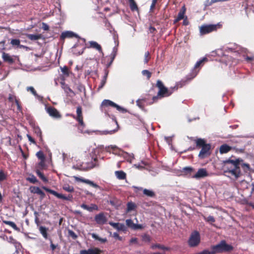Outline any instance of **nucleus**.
I'll use <instances>...</instances> for the list:
<instances>
[{"instance_id": "49", "label": "nucleus", "mask_w": 254, "mask_h": 254, "mask_svg": "<svg viewBox=\"0 0 254 254\" xmlns=\"http://www.w3.org/2000/svg\"><path fill=\"white\" fill-rule=\"evenodd\" d=\"M68 234L73 239L75 240L77 238V235L72 230H69Z\"/></svg>"}, {"instance_id": "13", "label": "nucleus", "mask_w": 254, "mask_h": 254, "mask_svg": "<svg viewBox=\"0 0 254 254\" xmlns=\"http://www.w3.org/2000/svg\"><path fill=\"white\" fill-rule=\"evenodd\" d=\"M102 105L106 107L111 106L116 108L118 111L122 112H124L125 111V110L123 108L120 107L118 105L116 104L115 103L109 100H103V101L102 103Z\"/></svg>"}, {"instance_id": "17", "label": "nucleus", "mask_w": 254, "mask_h": 254, "mask_svg": "<svg viewBox=\"0 0 254 254\" xmlns=\"http://www.w3.org/2000/svg\"><path fill=\"white\" fill-rule=\"evenodd\" d=\"M208 174L204 168L199 169L196 174L192 177L193 178L199 179L208 176Z\"/></svg>"}, {"instance_id": "61", "label": "nucleus", "mask_w": 254, "mask_h": 254, "mask_svg": "<svg viewBox=\"0 0 254 254\" xmlns=\"http://www.w3.org/2000/svg\"><path fill=\"white\" fill-rule=\"evenodd\" d=\"M27 137H28V139L29 141H30L31 142L33 143L34 144L36 143V142H35L34 139L33 138H32L31 135H30L29 134H27Z\"/></svg>"}, {"instance_id": "9", "label": "nucleus", "mask_w": 254, "mask_h": 254, "mask_svg": "<svg viewBox=\"0 0 254 254\" xmlns=\"http://www.w3.org/2000/svg\"><path fill=\"white\" fill-rule=\"evenodd\" d=\"M217 25L215 24H204L199 28V32L201 35H205L217 30Z\"/></svg>"}, {"instance_id": "32", "label": "nucleus", "mask_w": 254, "mask_h": 254, "mask_svg": "<svg viewBox=\"0 0 254 254\" xmlns=\"http://www.w3.org/2000/svg\"><path fill=\"white\" fill-rule=\"evenodd\" d=\"M47 230V228L43 226H40L39 228L40 233L42 235L43 237L45 239L48 238Z\"/></svg>"}, {"instance_id": "36", "label": "nucleus", "mask_w": 254, "mask_h": 254, "mask_svg": "<svg viewBox=\"0 0 254 254\" xmlns=\"http://www.w3.org/2000/svg\"><path fill=\"white\" fill-rule=\"evenodd\" d=\"M37 175L38 177L44 182H48L47 178L44 176V174L41 172L40 170H37L36 171Z\"/></svg>"}, {"instance_id": "47", "label": "nucleus", "mask_w": 254, "mask_h": 254, "mask_svg": "<svg viewBox=\"0 0 254 254\" xmlns=\"http://www.w3.org/2000/svg\"><path fill=\"white\" fill-rule=\"evenodd\" d=\"M35 132L40 138V140H42V131L39 127H36L35 128Z\"/></svg>"}, {"instance_id": "1", "label": "nucleus", "mask_w": 254, "mask_h": 254, "mask_svg": "<svg viewBox=\"0 0 254 254\" xmlns=\"http://www.w3.org/2000/svg\"><path fill=\"white\" fill-rule=\"evenodd\" d=\"M186 84V81L182 79L177 82L175 86L168 89L164 86L162 81L158 80L156 86L159 89L158 92V96H160V98H163L170 96L175 91L177 90L179 88H181Z\"/></svg>"}, {"instance_id": "45", "label": "nucleus", "mask_w": 254, "mask_h": 254, "mask_svg": "<svg viewBox=\"0 0 254 254\" xmlns=\"http://www.w3.org/2000/svg\"><path fill=\"white\" fill-rule=\"evenodd\" d=\"M36 156L40 160H45V155L42 151H39L37 152L36 153Z\"/></svg>"}, {"instance_id": "15", "label": "nucleus", "mask_w": 254, "mask_h": 254, "mask_svg": "<svg viewBox=\"0 0 254 254\" xmlns=\"http://www.w3.org/2000/svg\"><path fill=\"white\" fill-rule=\"evenodd\" d=\"M75 180L77 182H80L82 183H84L87 184L89 185L90 186L93 187V188H96V189H99L100 187L97 184L94 183L93 182L88 180L82 178H79L78 177H74Z\"/></svg>"}, {"instance_id": "44", "label": "nucleus", "mask_w": 254, "mask_h": 254, "mask_svg": "<svg viewBox=\"0 0 254 254\" xmlns=\"http://www.w3.org/2000/svg\"><path fill=\"white\" fill-rule=\"evenodd\" d=\"M135 207V205L132 202H128L127 204V209L128 211L133 210Z\"/></svg>"}, {"instance_id": "4", "label": "nucleus", "mask_w": 254, "mask_h": 254, "mask_svg": "<svg viewBox=\"0 0 254 254\" xmlns=\"http://www.w3.org/2000/svg\"><path fill=\"white\" fill-rule=\"evenodd\" d=\"M118 49L116 47H114L113 49L112 52L109 57H106L104 60V63L106 61L108 62L106 64V68L104 69V75L101 81L100 84L98 88V90H99L102 89L106 83L108 75L109 73V70L107 69L109 67L113 62L117 54Z\"/></svg>"}, {"instance_id": "51", "label": "nucleus", "mask_w": 254, "mask_h": 254, "mask_svg": "<svg viewBox=\"0 0 254 254\" xmlns=\"http://www.w3.org/2000/svg\"><path fill=\"white\" fill-rule=\"evenodd\" d=\"M184 172L187 173H190L192 171H193V169L191 167H184L183 169Z\"/></svg>"}, {"instance_id": "54", "label": "nucleus", "mask_w": 254, "mask_h": 254, "mask_svg": "<svg viewBox=\"0 0 254 254\" xmlns=\"http://www.w3.org/2000/svg\"><path fill=\"white\" fill-rule=\"evenodd\" d=\"M200 254H215L213 249H211V251L209 250H205L201 252Z\"/></svg>"}, {"instance_id": "34", "label": "nucleus", "mask_w": 254, "mask_h": 254, "mask_svg": "<svg viewBox=\"0 0 254 254\" xmlns=\"http://www.w3.org/2000/svg\"><path fill=\"white\" fill-rule=\"evenodd\" d=\"M129 2L130 8L132 11L138 10L137 5L134 0H128Z\"/></svg>"}, {"instance_id": "25", "label": "nucleus", "mask_w": 254, "mask_h": 254, "mask_svg": "<svg viewBox=\"0 0 254 254\" xmlns=\"http://www.w3.org/2000/svg\"><path fill=\"white\" fill-rule=\"evenodd\" d=\"M2 222L3 223L11 227L14 230H16L17 231H19V228L18 227H17L16 225L13 222L10 221H7V220H3Z\"/></svg>"}, {"instance_id": "24", "label": "nucleus", "mask_w": 254, "mask_h": 254, "mask_svg": "<svg viewBox=\"0 0 254 254\" xmlns=\"http://www.w3.org/2000/svg\"><path fill=\"white\" fill-rule=\"evenodd\" d=\"M117 178L119 180H125L126 179V174L123 171H117L115 172Z\"/></svg>"}, {"instance_id": "14", "label": "nucleus", "mask_w": 254, "mask_h": 254, "mask_svg": "<svg viewBox=\"0 0 254 254\" xmlns=\"http://www.w3.org/2000/svg\"><path fill=\"white\" fill-rule=\"evenodd\" d=\"M95 221L99 225H104L106 223L107 219L104 213L101 212L95 215Z\"/></svg>"}, {"instance_id": "18", "label": "nucleus", "mask_w": 254, "mask_h": 254, "mask_svg": "<svg viewBox=\"0 0 254 254\" xmlns=\"http://www.w3.org/2000/svg\"><path fill=\"white\" fill-rule=\"evenodd\" d=\"M89 47L95 49L99 51V53L103 55L102 47L97 42L95 41H90L89 42Z\"/></svg>"}, {"instance_id": "23", "label": "nucleus", "mask_w": 254, "mask_h": 254, "mask_svg": "<svg viewBox=\"0 0 254 254\" xmlns=\"http://www.w3.org/2000/svg\"><path fill=\"white\" fill-rule=\"evenodd\" d=\"M231 149V147L229 146L227 144L222 145L220 147V152L221 154L226 153L230 151Z\"/></svg>"}, {"instance_id": "31", "label": "nucleus", "mask_w": 254, "mask_h": 254, "mask_svg": "<svg viewBox=\"0 0 254 254\" xmlns=\"http://www.w3.org/2000/svg\"><path fill=\"white\" fill-rule=\"evenodd\" d=\"M91 236L92 238L100 241L102 243H105L107 242V239L106 238H101L99 237L96 234L92 233L91 234Z\"/></svg>"}, {"instance_id": "63", "label": "nucleus", "mask_w": 254, "mask_h": 254, "mask_svg": "<svg viewBox=\"0 0 254 254\" xmlns=\"http://www.w3.org/2000/svg\"><path fill=\"white\" fill-rule=\"evenodd\" d=\"M138 240L136 238H132L130 240V244H137Z\"/></svg>"}, {"instance_id": "3", "label": "nucleus", "mask_w": 254, "mask_h": 254, "mask_svg": "<svg viewBox=\"0 0 254 254\" xmlns=\"http://www.w3.org/2000/svg\"><path fill=\"white\" fill-rule=\"evenodd\" d=\"M195 142L196 148H201L198 154V157L200 159H203L210 155L211 145L210 143H207L204 139L201 138L195 140Z\"/></svg>"}, {"instance_id": "38", "label": "nucleus", "mask_w": 254, "mask_h": 254, "mask_svg": "<svg viewBox=\"0 0 254 254\" xmlns=\"http://www.w3.org/2000/svg\"><path fill=\"white\" fill-rule=\"evenodd\" d=\"M142 241L145 243H150L151 240V237L147 234H144L141 236Z\"/></svg>"}, {"instance_id": "12", "label": "nucleus", "mask_w": 254, "mask_h": 254, "mask_svg": "<svg viewBox=\"0 0 254 254\" xmlns=\"http://www.w3.org/2000/svg\"><path fill=\"white\" fill-rule=\"evenodd\" d=\"M46 111L52 117L56 119H60L62 116L60 112L54 107L50 106L46 108Z\"/></svg>"}, {"instance_id": "59", "label": "nucleus", "mask_w": 254, "mask_h": 254, "mask_svg": "<svg viewBox=\"0 0 254 254\" xmlns=\"http://www.w3.org/2000/svg\"><path fill=\"white\" fill-rule=\"evenodd\" d=\"M143 228V227L142 225L141 224H134V227L133 228V229L134 230H137V229H142Z\"/></svg>"}, {"instance_id": "27", "label": "nucleus", "mask_w": 254, "mask_h": 254, "mask_svg": "<svg viewBox=\"0 0 254 254\" xmlns=\"http://www.w3.org/2000/svg\"><path fill=\"white\" fill-rule=\"evenodd\" d=\"M34 190L32 191L34 193H37L40 195L41 198L42 199L45 197V193L39 187H34Z\"/></svg>"}, {"instance_id": "10", "label": "nucleus", "mask_w": 254, "mask_h": 254, "mask_svg": "<svg viewBox=\"0 0 254 254\" xmlns=\"http://www.w3.org/2000/svg\"><path fill=\"white\" fill-rule=\"evenodd\" d=\"M43 189L47 192H48L50 193L51 194L55 195L58 198L62 199L64 200H71L73 198V196L71 194H68L66 196L64 195L63 194L59 193L55 190H51V189L48 188L46 187H43Z\"/></svg>"}, {"instance_id": "22", "label": "nucleus", "mask_w": 254, "mask_h": 254, "mask_svg": "<svg viewBox=\"0 0 254 254\" xmlns=\"http://www.w3.org/2000/svg\"><path fill=\"white\" fill-rule=\"evenodd\" d=\"M151 248L153 250H154L156 249H158L162 250L164 251H169L170 250V248L165 247V246H164L163 245L159 244H156L152 245L151 246Z\"/></svg>"}, {"instance_id": "52", "label": "nucleus", "mask_w": 254, "mask_h": 254, "mask_svg": "<svg viewBox=\"0 0 254 254\" xmlns=\"http://www.w3.org/2000/svg\"><path fill=\"white\" fill-rule=\"evenodd\" d=\"M27 91H30L31 92V93L34 95V96H37V92L36 91V90H35V89L32 87V86H30V87H28L27 88Z\"/></svg>"}, {"instance_id": "58", "label": "nucleus", "mask_w": 254, "mask_h": 254, "mask_svg": "<svg viewBox=\"0 0 254 254\" xmlns=\"http://www.w3.org/2000/svg\"><path fill=\"white\" fill-rule=\"evenodd\" d=\"M15 99H16L15 96L11 94H9L8 99L9 102H12L14 100L15 101Z\"/></svg>"}, {"instance_id": "40", "label": "nucleus", "mask_w": 254, "mask_h": 254, "mask_svg": "<svg viewBox=\"0 0 254 254\" xmlns=\"http://www.w3.org/2000/svg\"><path fill=\"white\" fill-rule=\"evenodd\" d=\"M63 189L67 191V192H73L74 191V188L72 186H69V185H65L64 187H63Z\"/></svg>"}, {"instance_id": "28", "label": "nucleus", "mask_w": 254, "mask_h": 254, "mask_svg": "<svg viewBox=\"0 0 254 254\" xmlns=\"http://www.w3.org/2000/svg\"><path fill=\"white\" fill-rule=\"evenodd\" d=\"M186 11V8L185 5L182 7L180 12L178 13L177 17L179 18V19H183L185 17V14Z\"/></svg>"}, {"instance_id": "6", "label": "nucleus", "mask_w": 254, "mask_h": 254, "mask_svg": "<svg viewBox=\"0 0 254 254\" xmlns=\"http://www.w3.org/2000/svg\"><path fill=\"white\" fill-rule=\"evenodd\" d=\"M211 249H213L214 253L216 254L231 252L233 250L234 248L231 245L227 244L225 241L222 240L217 245L212 246Z\"/></svg>"}, {"instance_id": "7", "label": "nucleus", "mask_w": 254, "mask_h": 254, "mask_svg": "<svg viewBox=\"0 0 254 254\" xmlns=\"http://www.w3.org/2000/svg\"><path fill=\"white\" fill-rule=\"evenodd\" d=\"M76 115L72 114H68L67 116H69L73 119H75L78 122L79 126L82 127V128L85 127V124L83 121V116L82 114V108L80 106H78L76 107Z\"/></svg>"}, {"instance_id": "48", "label": "nucleus", "mask_w": 254, "mask_h": 254, "mask_svg": "<svg viewBox=\"0 0 254 254\" xmlns=\"http://www.w3.org/2000/svg\"><path fill=\"white\" fill-rule=\"evenodd\" d=\"M126 225L130 228H131L133 229L134 224L133 223L132 220L130 219H127L126 221Z\"/></svg>"}, {"instance_id": "30", "label": "nucleus", "mask_w": 254, "mask_h": 254, "mask_svg": "<svg viewBox=\"0 0 254 254\" xmlns=\"http://www.w3.org/2000/svg\"><path fill=\"white\" fill-rule=\"evenodd\" d=\"M27 37L31 40H37L41 38V34H27Z\"/></svg>"}, {"instance_id": "5", "label": "nucleus", "mask_w": 254, "mask_h": 254, "mask_svg": "<svg viewBox=\"0 0 254 254\" xmlns=\"http://www.w3.org/2000/svg\"><path fill=\"white\" fill-rule=\"evenodd\" d=\"M207 58L204 57L196 63L194 68L192 69L191 72L189 74H188L184 79H183L184 81H186V84L191 81L197 75L199 72V69H197V68L202 66L205 62H207Z\"/></svg>"}, {"instance_id": "26", "label": "nucleus", "mask_w": 254, "mask_h": 254, "mask_svg": "<svg viewBox=\"0 0 254 254\" xmlns=\"http://www.w3.org/2000/svg\"><path fill=\"white\" fill-rule=\"evenodd\" d=\"M10 44L13 46H17L20 48H24V46L20 45V41L19 39H13L11 40Z\"/></svg>"}, {"instance_id": "8", "label": "nucleus", "mask_w": 254, "mask_h": 254, "mask_svg": "<svg viewBox=\"0 0 254 254\" xmlns=\"http://www.w3.org/2000/svg\"><path fill=\"white\" fill-rule=\"evenodd\" d=\"M200 241L199 233L198 232L195 231L191 234L188 241V244L190 247H195L199 245Z\"/></svg>"}, {"instance_id": "20", "label": "nucleus", "mask_w": 254, "mask_h": 254, "mask_svg": "<svg viewBox=\"0 0 254 254\" xmlns=\"http://www.w3.org/2000/svg\"><path fill=\"white\" fill-rule=\"evenodd\" d=\"M2 58L4 62L9 64H12L14 63L13 59L9 55V54L3 52L2 55Z\"/></svg>"}, {"instance_id": "64", "label": "nucleus", "mask_w": 254, "mask_h": 254, "mask_svg": "<svg viewBox=\"0 0 254 254\" xmlns=\"http://www.w3.org/2000/svg\"><path fill=\"white\" fill-rule=\"evenodd\" d=\"M149 31L151 33H155V32L156 31V29L155 27L151 26L149 28Z\"/></svg>"}, {"instance_id": "11", "label": "nucleus", "mask_w": 254, "mask_h": 254, "mask_svg": "<svg viewBox=\"0 0 254 254\" xmlns=\"http://www.w3.org/2000/svg\"><path fill=\"white\" fill-rule=\"evenodd\" d=\"M134 190V192L137 194L139 193V191H143V193L147 196L153 197L155 196V193L151 190H147L146 189H143L141 187H138L132 186V187Z\"/></svg>"}, {"instance_id": "53", "label": "nucleus", "mask_w": 254, "mask_h": 254, "mask_svg": "<svg viewBox=\"0 0 254 254\" xmlns=\"http://www.w3.org/2000/svg\"><path fill=\"white\" fill-rule=\"evenodd\" d=\"M34 215L35 216V223L37 225H39V223H40V221H39V219L38 218V213L37 212V211H35L34 213Z\"/></svg>"}, {"instance_id": "55", "label": "nucleus", "mask_w": 254, "mask_h": 254, "mask_svg": "<svg viewBox=\"0 0 254 254\" xmlns=\"http://www.w3.org/2000/svg\"><path fill=\"white\" fill-rule=\"evenodd\" d=\"M15 103L17 106V110L19 111H21L22 110V107L20 105V102L17 99H15Z\"/></svg>"}, {"instance_id": "42", "label": "nucleus", "mask_w": 254, "mask_h": 254, "mask_svg": "<svg viewBox=\"0 0 254 254\" xmlns=\"http://www.w3.org/2000/svg\"><path fill=\"white\" fill-rule=\"evenodd\" d=\"M151 59L150 53L147 51L145 53L144 62L145 64H147Z\"/></svg>"}, {"instance_id": "41", "label": "nucleus", "mask_w": 254, "mask_h": 254, "mask_svg": "<svg viewBox=\"0 0 254 254\" xmlns=\"http://www.w3.org/2000/svg\"><path fill=\"white\" fill-rule=\"evenodd\" d=\"M7 175L2 170L0 171V183L6 180Z\"/></svg>"}, {"instance_id": "57", "label": "nucleus", "mask_w": 254, "mask_h": 254, "mask_svg": "<svg viewBox=\"0 0 254 254\" xmlns=\"http://www.w3.org/2000/svg\"><path fill=\"white\" fill-rule=\"evenodd\" d=\"M45 160H40V162L39 163L38 165L40 167L41 169H43L45 167Z\"/></svg>"}, {"instance_id": "46", "label": "nucleus", "mask_w": 254, "mask_h": 254, "mask_svg": "<svg viewBox=\"0 0 254 254\" xmlns=\"http://www.w3.org/2000/svg\"><path fill=\"white\" fill-rule=\"evenodd\" d=\"M142 74L144 76H146L147 77V79H149L151 76V72L146 69L143 70L142 71Z\"/></svg>"}, {"instance_id": "56", "label": "nucleus", "mask_w": 254, "mask_h": 254, "mask_svg": "<svg viewBox=\"0 0 254 254\" xmlns=\"http://www.w3.org/2000/svg\"><path fill=\"white\" fill-rule=\"evenodd\" d=\"M106 150H107V151H108V152H111V150L113 152H115L117 150V147L115 146H112L111 147L109 146L108 147H106Z\"/></svg>"}, {"instance_id": "35", "label": "nucleus", "mask_w": 254, "mask_h": 254, "mask_svg": "<svg viewBox=\"0 0 254 254\" xmlns=\"http://www.w3.org/2000/svg\"><path fill=\"white\" fill-rule=\"evenodd\" d=\"M112 124H113V126H115L116 127L114 129L108 130L107 132L110 133H114L115 132L117 131L118 130L119 127L118 122L116 120L113 121Z\"/></svg>"}, {"instance_id": "19", "label": "nucleus", "mask_w": 254, "mask_h": 254, "mask_svg": "<svg viewBox=\"0 0 254 254\" xmlns=\"http://www.w3.org/2000/svg\"><path fill=\"white\" fill-rule=\"evenodd\" d=\"M80 206L83 209L87 210L90 212H92L93 210H98V206L95 204H91L89 206L83 203Z\"/></svg>"}, {"instance_id": "60", "label": "nucleus", "mask_w": 254, "mask_h": 254, "mask_svg": "<svg viewBox=\"0 0 254 254\" xmlns=\"http://www.w3.org/2000/svg\"><path fill=\"white\" fill-rule=\"evenodd\" d=\"M42 29L45 31H48L49 30V26L47 24H46L45 23H42Z\"/></svg>"}, {"instance_id": "50", "label": "nucleus", "mask_w": 254, "mask_h": 254, "mask_svg": "<svg viewBox=\"0 0 254 254\" xmlns=\"http://www.w3.org/2000/svg\"><path fill=\"white\" fill-rule=\"evenodd\" d=\"M242 167L243 168L244 171L247 172L250 170V166L247 163H243L241 165Z\"/></svg>"}, {"instance_id": "62", "label": "nucleus", "mask_w": 254, "mask_h": 254, "mask_svg": "<svg viewBox=\"0 0 254 254\" xmlns=\"http://www.w3.org/2000/svg\"><path fill=\"white\" fill-rule=\"evenodd\" d=\"M113 237L120 241H121L122 240V238L121 236H120L119 234L117 233H114L113 234Z\"/></svg>"}, {"instance_id": "2", "label": "nucleus", "mask_w": 254, "mask_h": 254, "mask_svg": "<svg viewBox=\"0 0 254 254\" xmlns=\"http://www.w3.org/2000/svg\"><path fill=\"white\" fill-rule=\"evenodd\" d=\"M243 161L240 159L233 160L227 159L224 161V172L228 173L232 176L235 177L236 179L238 178L241 176V170L240 168V162Z\"/></svg>"}, {"instance_id": "21", "label": "nucleus", "mask_w": 254, "mask_h": 254, "mask_svg": "<svg viewBox=\"0 0 254 254\" xmlns=\"http://www.w3.org/2000/svg\"><path fill=\"white\" fill-rule=\"evenodd\" d=\"M75 36V34L71 31H66L63 32L60 36L61 40H64L66 38H72Z\"/></svg>"}, {"instance_id": "37", "label": "nucleus", "mask_w": 254, "mask_h": 254, "mask_svg": "<svg viewBox=\"0 0 254 254\" xmlns=\"http://www.w3.org/2000/svg\"><path fill=\"white\" fill-rule=\"evenodd\" d=\"M109 224L118 230H122L124 227L123 224H120L119 223L109 222Z\"/></svg>"}, {"instance_id": "16", "label": "nucleus", "mask_w": 254, "mask_h": 254, "mask_svg": "<svg viewBox=\"0 0 254 254\" xmlns=\"http://www.w3.org/2000/svg\"><path fill=\"white\" fill-rule=\"evenodd\" d=\"M102 251L97 248H90L80 251L79 254H101Z\"/></svg>"}, {"instance_id": "39", "label": "nucleus", "mask_w": 254, "mask_h": 254, "mask_svg": "<svg viewBox=\"0 0 254 254\" xmlns=\"http://www.w3.org/2000/svg\"><path fill=\"white\" fill-rule=\"evenodd\" d=\"M61 69L64 75L66 77L69 76V71L67 66H64L63 67H61Z\"/></svg>"}, {"instance_id": "33", "label": "nucleus", "mask_w": 254, "mask_h": 254, "mask_svg": "<svg viewBox=\"0 0 254 254\" xmlns=\"http://www.w3.org/2000/svg\"><path fill=\"white\" fill-rule=\"evenodd\" d=\"M97 158H94L93 161H91L90 162L87 163V168L88 169H91L96 166L97 165L96 162H97Z\"/></svg>"}, {"instance_id": "29", "label": "nucleus", "mask_w": 254, "mask_h": 254, "mask_svg": "<svg viewBox=\"0 0 254 254\" xmlns=\"http://www.w3.org/2000/svg\"><path fill=\"white\" fill-rule=\"evenodd\" d=\"M61 84L62 85L63 88L65 92H66L67 93H71L74 94L73 90L69 87V86L67 84H66L64 82H61Z\"/></svg>"}, {"instance_id": "43", "label": "nucleus", "mask_w": 254, "mask_h": 254, "mask_svg": "<svg viewBox=\"0 0 254 254\" xmlns=\"http://www.w3.org/2000/svg\"><path fill=\"white\" fill-rule=\"evenodd\" d=\"M204 219L209 223H212L215 221V219L213 216L209 215L208 217L204 216Z\"/></svg>"}]
</instances>
